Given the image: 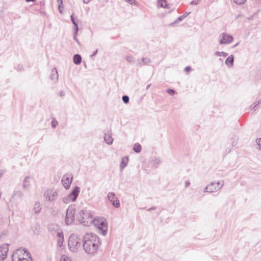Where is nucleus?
<instances>
[{
  "label": "nucleus",
  "instance_id": "1",
  "mask_svg": "<svg viewBox=\"0 0 261 261\" xmlns=\"http://www.w3.org/2000/svg\"><path fill=\"white\" fill-rule=\"evenodd\" d=\"M99 245V238L93 233H87L84 238L83 247L88 253H95Z\"/></svg>",
  "mask_w": 261,
  "mask_h": 261
},
{
  "label": "nucleus",
  "instance_id": "2",
  "mask_svg": "<svg viewBox=\"0 0 261 261\" xmlns=\"http://www.w3.org/2000/svg\"><path fill=\"white\" fill-rule=\"evenodd\" d=\"M13 261H32L30 253L22 248L17 249L13 254Z\"/></svg>",
  "mask_w": 261,
  "mask_h": 261
},
{
  "label": "nucleus",
  "instance_id": "3",
  "mask_svg": "<svg viewBox=\"0 0 261 261\" xmlns=\"http://www.w3.org/2000/svg\"><path fill=\"white\" fill-rule=\"evenodd\" d=\"M93 225L98 229L99 233L105 235L108 230V224L106 220L102 217H97L93 220Z\"/></svg>",
  "mask_w": 261,
  "mask_h": 261
},
{
  "label": "nucleus",
  "instance_id": "4",
  "mask_svg": "<svg viewBox=\"0 0 261 261\" xmlns=\"http://www.w3.org/2000/svg\"><path fill=\"white\" fill-rule=\"evenodd\" d=\"M10 244L4 243L0 245V261L5 260L9 250Z\"/></svg>",
  "mask_w": 261,
  "mask_h": 261
},
{
  "label": "nucleus",
  "instance_id": "5",
  "mask_svg": "<svg viewBox=\"0 0 261 261\" xmlns=\"http://www.w3.org/2000/svg\"><path fill=\"white\" fill-rule=\"evenodd\" d=\"M76 218L82 223H86L91 219V216L90 214L81 211L79 213Z\"/></svg>",
  "mask_w": 261,
  "mask_h": 261
},
{
  "label": "nucleus",
  "instance_id": "6",
  "mask_svg": "<svg viewBox=\"0 0 261 261\" xmlns=\"http://www.w3.org/2000/svg\"><path fill=\"white\" fill-rule=\"evenodd\" d=\"M73 176L71 174L65 175L62 179V182L66 189H68L72 181Z\"/></svg>",
  "mask_w": 261,
  "mask_h": 261
},
{
  "label": "nucleus",
  "instance_id": "7",
  "mask_svg": "<svg viewBox=\"0 0 261 261\" xmlns=\"http://www.w3.org/2000/svg\"><path fill=\"white\" fill-rule=\"evenodd\" d=\"M75 210L72 208H68L66 212V222L67 224H71L75 218Z\"/></svg>",
  "mask_w": 261,
  "mask_h": 261
},
{
  "label": "nucleus",
  "instance_id": "8",
  "mask_svg": "<svg viewBox=\"0 0 261 261\" xmlns=\"http://www.w3.org/2000/svg\"><path fill=\"white\" fill-rule=\"evenodd\" d=\"M221 187V185L219 182H212L206 186L205 190L207 192H215L219 190Z\"/></svg>",
  "mask_w": 261,
  "mask_h": 261
},
{
  "label": "nucleus",
  "instance_id": "9",
  "mask_svg": "<svg viewBox=\"0 0 261 261\" xmlns=\"http://www.w3.org/2000/svg\"><path fill=\"white\" fill-rule=\"evenodd\" d=\"M108 199L112 203L113 205L115 207L119 206V202L117 198L116 197L115 195L113 193H109L108 195Z\"/></svg>",
  "mask_w": 261,
  "mask_h": 261
},
{
  "label": "nucleus",
  "instance_id": "10",
  "mask_svg": "<svg viewBox=\"0 0 261 261\" xmlns=\"http://www.w3.org/2000/svg\"><path fill=\"white\" fill-rule=\"evenodd\" d=\"M80 189L78 187H75L71 193L69 195V198L72 201H74L76 198L77 197L79 194L80 193Z\"/></svg>",
  "mask_w": 261,
  "mask_h": 261
},
{
  "label": "nucleus",
  "instance_id": "11",
  "mask_svg": "<svg viewBox=\"0 0 261 261\" xmlns=\"http://www.w3.org/2000/svg\"><path fill=\"white\" fill-rule=\"evenodd\" d=\"M233 38L232 36L227 34H223L220 42L221 44H226L231 42Z\"/></svg>",
  "mask_w": 261,
  "mask_h": 261
},
{
  "label": "nucleus",
  "instance_id": "12",
  "mask_svg": "<svg viewBox=\"0 0 261 261\" xmlns=\"http://www.w3.org/2000/svg\"><path fill=\"white\" fill-rule=\"evenodd\" d=\"M57 195L56 192H49L47 193L46 199L49 201H53L55 199Z\"/></svg>",
  "mask_w": 261,
  "mask_h": 261
},
{
  "label": "nucleus",
  "instance_id": "13",
  "mask_svg": "<svg viewBox=\"0 0 261 261\" xmlns=\"http://www.w3.org/2000/svg\"><path fill=\"white\" fill-rule=\"evenodd\" d=\"M233 57L231 55L226 59L225 64L229 67H232L233 63Z\"/></svg>",
  "mask_w": 261,
  "mask_h": 261
},
{
  "label": "nucleus",
  "instance_id": "14",
  "mask_svg": "<svg viewBox=\"0 0 261 261\" xmlns=\"http://www.w3.org/2000/svg\"><path fill=\"white\" fill-rule=\"evenodd\" d=\"M73 60L75 64L79 65L82 62V58L80 55L76 54L74 56Z\"/></svg>",
  "mask_w": 261,
  "mask_h": 261
},
{
  "label": "nucleus",
  "instance_id": "15",
  "mask_svg": "<svg viewBox=\"0 0 261 261\" xmlns=\"http://www.w3.org/2000/svg\"><path fill=\"white\" fill-rule=\"evenodd\" d=\"M158 6L162 8H167L168 4L166 0H159L158 1Z\"/></svg>",
  "mask_w": 261,
  "mask_h": 261
},
{
  "label": "nucleus",
  "instance_id": "16",
  "mask_svg": "<svg viewBox=\"0 0 261 261\" xmlns=\"http://www.w3.org/2000/svg\"><path fill=\"white\" fill-rule=\"evenodd\" d=\"M105 140L108 144H111L113 140L111 136L107 135L105 137Z\"/></svg>",
  "mask_w": 261,
  "mask_h": 261
},
{
  "label": "nucleus",
  "instance_id": "17",
  "mask_svg": "<svg viewBox=\"0 0 261 261\" xmlns=\"http://www.w3.org/2000/svg\"><path fill=\"white\" fill-rule=\"evenodd\" d=\"M128 163V159L127 158H123L121 160L120 167L121 168H124Z\"/></svg>",
  "mask_w": 261,
  "mask_h": 261
},
{
  "label": "nucleus",
  "instance_id": "18",
  "mask_svg": "<svg viewBox=\"0 0 261 261\" xmlns=\"http://www.w3.org/2000/svg\"><path fill=\"white\" fill-rule=\"evenodd\" d=\"M141 148V146L139 144H135L134 146V150L136 152H140Z\"/></svg>",
  "mask_w": 261,
  "mask_h": 261
},
{
  "label": "nucleus",
  "instance_id": "19",
  "mask_svg": "<svg viewBox=\"0 0 261 261\" xmlns=\"http://www.w3.org/2000/svg\"><path fill=\"white\" fill-rule=\"evenodd\" d=\"M57 2L59 4V10L60 13H62V9L63 8V0H57Z\"/></svg>",
  "mask_w": 261,
  "mask_h": 261
},
{
  "label": "nucleus",
  "instance_id": "20",
  "mask_svg": "<svg viewBox=\"0 0 261 261\" xmlns=\"http://www.w3.org/2000/svg\"><path fill=\"white\" fill-rule=\"evenodd\" d=\"M216 55L217 56H223L224 57H226L227 56V54L225 52H220V51H217L216 53Z\"/></svg>",
  "mask_w": 261,
  "mask_h": 261
},
{
  "label": "nucleus",
  "instance_id": "21",
  "mask_svg": "<svg viewBox=\"0 0 261 261\" xmlns=\"http://www.w3.org/2000/svg\"><path fill=\"white\" fill-rule=\"evenodd\" d=\"M59 237V246H61V244L62 243L63 241V234L62 233H59L58 234Z\"/></svg>",
  "mask_w": 261,
  "mask_h": 261
},
{
  "label": "nucleus",
  "instance_id": "22",
  "mask_svg": "<svg viewBox=\"0 0 261 261\" xmlns=\"http://www.w3.org/2000/svg\"><path fill=\"white\" fill-rule=\"evenodd\" d=\"M246 0H233V1L237 4L241 5L244 4Z\"/></svg>",
  "mask_w": 261,
  "mask_h": 261
},
{
  "label": "nucleus",
  "instance_id": "23",
  "mask_svg": "<svg viewBox=\"0 0 261 261\" xmlns=\"http://www.w3.org/2000/svg\"><path fill=\"white\" fill-rule=\"evenodd\" d=\"M60 261H71L69 258L65 255H63L61 257Z\"/></svg>",
  "mask_w": 261,
  "mask_h": 261
},
{
  "label": "nucleus",
  "instance_id": "24",
  "mask_svg": "<svg viewBox=\"0 0 261 261\" xmlns=\"http://www.w3.org/2000/svg\"><path fill=\"white\" fill-rule=\"evenodd\" d=\"M122 100L124 103H127L129 101V97L127 96H123L122 97Z\"/></svg>",
  "mask_w": 261,
  "mask_h": 261
},
{
  "label": "nucleus",
  "instance_id": "25",
  "mask_svg": "<svg viewBox=\"0 0 261 261\" xmlns=\"http://www.w3.org/2000/svg\"><path fill=\"white\" fill-rule=\"evenodd\" d=\"M58 124V122L57 121H53L52 122H51V125L53 126V127H56Z\"/></svg>",
  "mask_w": 261,
  "mask_h": 261
},
{
  "label": "nucleus",
  "instance_id": "26",
  "mask_svg": "<svg viewBox=\"0 0 261 261\" xmlns=\"http://www.w3.org/2000/svg\"><path fill=\"white\" fill-rule=\"evenodd\" d=\"M167 92L170 94H174L175 93L174 90L171 89L168 90Z\"/></svg>",
  "mask_w": 261,
  "mask_h": 261
},
{
  "label": "nucleus",
  "instance_id": "27",
  "mask_svg": "<svg viewBox=\"0 0 261 261\" xmlns=\"http://www.w3.org/2000/svg\"><path fill=\"white\" fill-rule=\"evenodd\" d=\"M127 3H130V4L133 5L135 3V0H125Z\"/></svg>",
  "mask_w": 261,
  "mask_h": 261
},
{
  "label": "nucleus",
  "instance_id": "28",
  "mask_svg": "<svg viewBox=\"0 0 261 261\" xmlns=\"http://www.w3.org/2000/svg\"><path fill=\"white\" fill-rule=\"evenodd\" d=\"M74 240V238L73 237H70L69 238V241H68V245L69 246H70V243L72 242V241Z\"/></svg>",
  "mask_w": 261,
  "mask_h": 261
},
{
  "label": "nucleus",
  "instance_id": "29",
  "mask_svg": "<svg viewBox=\"0 0 261 261\" xmlns=\"http://www.w3.org/2000/svg\"><path fill=\"white\" fill-rule=\"evenodd\" d=\"M185 70L187 72H189L191 71V68L189 66H188L187 67H186Z\"/></svg>",
  "mask_w": 261,
  "mask_h": 261
},
{
  "label": "nucleus",
  "instance_id": "30",
  "mask_svg": "<svg viewBox=\"0 0 261 261\" xmlns=\"http://www.w3.org/2000/svg\"><path fill=\"white\" fill-rule=\"evenodd\" d=\"M36 210H37L38 212H39L41 208L40 207L39 205H37V207L35 208Z\"/></svg>",
  "mask_w": 261,
  "mask_h": 261
},
{
  "label": "nucleus",
  "instance_id": "31",
  "mask_svg": "<svg viewBox=\"0 0 261 261\" xmlns=\"http://www.w3.org/2000/svg\"><path fill=\"white\" fill-rule=\"evenodd\" d=\"M71 20H72V22H73V23L75 25H76V23H75V21H74V19H73V16H72V15H71Z\"/></svg>",
  "mask_w": 261,
  "mask_h": 261
},
{
  "label": "nucleus",
  "instance_id": "32",
  "mask_svg": "<svg viewBox=\"0 0 261 261\" xmlns=\"http://www.w3.org/2000/svg\"><path fill=\"white\" fill-rule=\"evenodd\" d=\"M83 1H84V3L85 4L88 3L90 1V0H83Z\"/></svg>",
  "mask_w": 261,
  "mask_h": 261
},
{
  "label": "nucleus",
  "instance_id": "33",
  "mask_svg": "<svg viewBox=\"0 0 261 261\" xmlns=\"http://www.w3.org/2000/svg\"><path fill=\"white\" fill-rule=\"evenodd\" d=\"M36 0H26L27 2H35Z\"/></svg>",
  "mask_w": 261,
  "mask_h": 261
}]
</instances>
